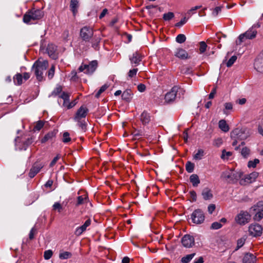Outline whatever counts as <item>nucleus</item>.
I'll use <instances>...</instances> for the list:
<instances>
[{"label":"nucleus","instance_id":"f257e3e1","mask_svg":"<svg viewBox=\"0 0 263 263\" xmlns=\"http://www.w3.org/2000/svg\"><path fill=\"white\" fill-rule=\"evenodd\" d=\"M33 142V137L27 134H23L20 136H17L14 139L15 149L26 151Z\"/></svg>","mask_w":263,"mask_h":263},{"label":"nucleus","instance_id":"f03ea898","mask_svg":"<svg viewBox=\"0 0 263 263\" xmlns=\"http://www.w3.org/2000/svg\"><path fill=\"white\" fill-rule=\"evenodd\" d=\"M48 67V62L47 60L36 61L32 66L31 70L34 71L37 80L41 81L43 80V73Z\"/></svg>","mask_w":263,"mask_h":263},{"label":"nucleus","instance_id":"7ed1b4c3","mask_svg":"<svg viewBox=\"0 0 263 263\" xmlns=\"http://www.w3.org/2000/svg\"><path fill=\"white\" fill-rule=\"evenodd\" d=\"M251 135L250 129L247 127L236 128L231 132V138H237L239 140H245Z\"/></svg>","mask_w":263,"mask_h":263},{"label":"nucleus","instance_id":"20e7f679","mask_svg":"<svg viewBox=\"0 0 263 263\" xmlns=\"http://www.w3.org/2000/svg\"><path fill=\"white\" fill-rule=\"evenodd\" d=\"M44 15V12L40 9H32L27 12L23 16V22L28 24L31 20L41 19Z\"/></svg>","mask_w":263,"mask_h":263},{"label":"nucleus","instance_id":"39448f33","mask_svg":"<svg viewBox=\"0 0 263 263\" xmlns=\"http://www.w3.org/2000/svg\"><path fill=\"white\" fill-rule=\"evenodd\" d=\"M242 176V173L240 172H226L222 173L221 177L223 180L229 183H234L236 182Z\"/></svg>","mask_w":263,"mask_h":263},{"label":"nucleus","instance_id":"423d86ee","mask_svg":"<svg viewBox=\"0 0 263 263\" xmlns=\"http://www.w3.org/2000/svg\"><path fill=\"white\" fill-rule=\"evenodd\" d=\"M80 35L83 41L85 42H89L93 35L92 28L88 26L83 27L80 30Z\"/></svg>","mask_w":263,"mask_h":263},{"label":"nucleus","instance_id":"0eeeda50","mask_svg":"<svg viewBox=\"0 0 263 263\" xmlns=\"http://www.w3.org/2000/svg\"><path fill=\"white\" fill-rule=\"evenodd\" d=\"M191 219L194 223L200 224L203 222L205 216L203 211L200 209L195 210L191 215Z\"/></svg>","mask_w":263,"mask_h":263},{"label":"nucleus","instance_id":"6e6552de","mask_svg":"<svg viewBox=\"0 0 263 263\" xmlns=\"http://www.w3.org/2000/svg\"><path fill=\"white\" fill-rule=\"evenodd\" d=\"M251 219V215L247 211H241L235 217L236 222L240 225H245L248 223Z\"/></svg>","mask_w":263,"mask_h":263},{"label":"nucleus","instance_id":"1a4fd4ad","mask_svg":"<svg viewBox=\"0 0 263 263\" xmlns=\"http://www.w3.org/2000/svg\"><path fill=\"white\" fill-rule=\"evenodd\" d=\"M262 228L259 224H252L249 227V234L252 236H259L261 235Z\"/></svg>","mask_w":263,"mask_h":263},{"label":"nucleus","instance_id":"9d476101","mask_svg":"<svg viewBox=\"0 0 263 263\" xmlns=\"http://www.w3.org/2000/svg\"><path fill=\"white\" fill-rule=\"evenodd\" d=\"M181 243L185 248H190L195 245V239L193 236L186 234L182 238Z\"/></svg>","mask_w":263,"mask_h":263},{"label":"nucleus","instance_id":"9b49d317","mask_svg":"<svg viewBox=\"0 0 263 263\" xmlns=\"http://www.w3.org/2000/svg\"><path fill=\"white\" fill-rule=\"evenodd\" d=\"M88 112V109L83 106H81L77 110L74 117L75 121L85 119Z\"/></svg>","mask_w":263,"mask_h":263},{"label":"nucleus","instance_id":"f8f14e48","mask_svg":"<svg viewBox=\"0 0 263 263\" xmlns=\"http://www.w3.org/2000/svg\"><path fill=\"white\" fill-rule=\"evenodd\" d=\"M179 87L175 86H174L165 96V100L167 103H170L175 100L176 98L177 93L178 91Z\"/></svg>","mask_w":263,"mask_h":263},{"label":"nucleus","instance_id":"ddd939ff","mask_svg":"<svg viewBox=\"0 0 263 263\" xmlns=\"http://www.w3.org/2000/svg\"><path fill=\"white\" fill-rule=\"evenodd\" d=\"M254 66L257 71L263 72V50L255 59Z\"/></svg>","mask_w":263,"mask_h":263},{"label":"nucleus","instance_id":"4468645a","mask_svg":"<svg viewBox=\"0 0 263 263\" xmlns=\"http://www.w3.org/2000/svg\"><path fill=\"white\" fill-rule=\"evenodd\" d=\"M44 165L42 163H39L38 162H36L33 164V166L30 170L29 173V176L30 178H33L41 170V168H43Z\"/></svg>","mask_w":263,"mask_h":263},{"label":"nucleus","instance_id":"2eb2a0df","mask_svg":"<svg viewBox=\"0 0 263 263\" xmlns=\"http://www.w3.org/2000/svg\"><path fill=\"white\" fill-rule=\"evenodd\" d=\"M46 50L49 56L52 59H56L58 58L57 47L54 45L48 44Z\"/></svg>","mask_w":263,"mask_h":263},{"label":"nucleus","instance_id":"dca6fc26","mask_svg":"<svg viewBox=\"0 0 263 263\" xmlns=\"http://www.w3.org/2000/svg\"><path fill=\"white\" fill-rule=\"evenodd\" d=\"M98 66V62L97 61H92L88 65H85L86 71L84 73L87 74H92L96 70Z\"/></svg>","mask_w":263,"mask_h":263},{"label":"nucleus","instance_id":"f3484780","mask_svg":"<svg viewBox=\"0 0 263 263\" xmlns=\"http://www.w3.org/2000/svg\"><path fill=\"white\" fill-rule=\"evenodd\" d=\"M175 55L181 60H186L190 58L186 51L182 48L177 49L175 52Z\"/></svg>","mask_w":263,"mask_h":263},{"label":"nucleus","instance_id":"a211bd4d","mask_svg":"<svg viewBox=\"0 0 263 263\" xmlns=\"http://www.w3.org/2000/svg\"><path fill=\"white\" fill-rule=\"evenodd\" d=\"M129 60L132 64H135V66H137L142 60V56L138 51H136L129 58Z\"/></svg>","mask_w":263,"mask_h":263},{"label":"nucleus","instance_id":"6ab92c4d","mask_svg":"<svg viewBox=\"0 0 263 263\" xmlns=\"http://www.w3.org/2000/svg\"><path fill=\"white\" fill-rule=\"evenodd\" d=\"M140 120L143 125H146L151 121V116L147 111H144L140 116Z\"/></svg>","mask_w":263,"mask_h":263},{"label":"nucleus","instance_id":"aec40b11","mask_svg":"<svg viewBox=\"0 0 263 263\" xmlns=\"http://www.w3.org/2000/svg\"><path fill=\"white\" fill-rule=\"evenodd\" d=\"M258 173L256 172H252V173L250 174L249 175H247L243 180L240 181V183L242 184V181L244 182L247 183H251L253 181H254L256 178L258 177Z\"/></svg>","mask_w":263,"mask_h":263},{"label":"nucleus","instance_id":"412c9836","mask_svg":"<svg viewBox=\"0 0 263 263\" xmlns=\"http://www.w3.org/2000/svg\"><path fill=\"white\" fill-rule=\"evenodd\" d=\"M242 263H255L256 257L252 254L247 253L242 258Z\"/></svg>","mask_w":263,"mask_h":263},{"label":"nucleus","instance_id":"4be33fe9","mask_svg":"<svg viewBox=\"0 0 263 263\" xmlns=\"http://www.w3.org/2000/svg\"><path fill=\"white\" fill-rule=\"evenodd\" d=\"M133 93L130 89H127L125 90L122 94V99L127 102H129L131 101L133 97Z\"/></svg>","mask_w":263,"mask_h":263},{"label":"nucleus","instance_id":"5701e85b","mask_svg":"<svg viewBox=\"0 0 263 263\" xmlns=\"http://www.w3.org/2000/svg\"><path fill=\"white\" fill-rule=\"evenodd\" d=\"M88 197L87 194H84L77 197L76 206H78L88 202Z\"/></svg>","mask_w":263,"mask_h":263},{"label":"nucleus","instance_id":"b1692460","mask_svg":"<svg viewBox=\"0 0 263 263\" xmlns=\"http://www.w3.org/2000/svg\"><path fill=\"white\" fill-rule=\"evenodd\" d=\"M201 195L203 198L205 200H210L213 197L212 191L208 187H205L202 190Z\"/></svg>","mask_w":263,"mask_h":263},{"label":"nucleus","instance_id":"393cba45","mask_svg":"<svg viewBox=\"0 0 263 263\" xmlns=\"http://www.w3.org/2000/svg\"><path fill=\"white\" fill-rule=\"evenodd\" d=\"M78 7V0H70V8L73 15H75L77 13Z\"/></svg>","mask_w":263,"mask_h":263},{"label":"nucleus","instance_id":"a878e982","mask_svg":"<svg viewBox=\"0 0 263 263\" xmlns=\"http://www.w3.org/2000/svg\"><path fill=\"white\" fill-rule=\"evenodd\" d=\"M69 97V95L65 92H63L60 96V98L63 100V106L67 107V105L70 103Z\"/></svg>","mask_w":263,"mask_h":263},{"label":"nucleus","instance_id":"bb28decb","mask_svg":"<svg viewBox=\"0 0 263 263\" xmlns=\"http://www.w3.org/2000/svg\"><path fill=\"white\" fill-rule=\"evenodd\" d=\"M190 181L192 183L193 186H198L200 182L199 177L197 174H192L191 175Z\"/></svg>","mask_w":263,"mask_h":263},{"label":"nucleus","instance_id":"cd10ccee","mask_svg":"<svg viewBox=\"0 0 263 263\" xmlns=\"http://www.w3.org/2000/svg\"><path fill=\"white\" fill-rule=\"evenodd\" d=\"M245 33H248L245 35L246 39H253L256 37L257 31L255 29H253V28H250Z\"/></svg>","mask_w":263,"mask_h":263},{"label":"nucleus","instance_id":"c85d7f7f","mask_svg":"<svg viewBox=\"0 0 263 263\" xmlns=\"http://www.w3.org/2000/svg\"><path fill=\"white\" fill-rule=\"evenodd\" d=\"M57 132L55 131H52L49 132L48 134L45 135L44 138L41 140L42 143H45L49 140H51L53 137L55 136Z\"/></svg>","mask_w":263,"mask_h":263},{"label":"nucleus","instance_id":"c756f323","mask_svg":"<svg viewBox=\"0 0 263 263\" xmlns=\"http://www.w3.org/2000/svg\"><path fill=\"white\" fill-rule=\"evenodd\" d=\"M219 127L224 132H227L229 130V125L224 120H221L219 122Z\"/></svg>","mask_w":263,"mask_h":263},{"label":"nucleus","instance_id":"7c9ffc66","mask_svg":"<svg viewBox=\"0 0 263 263\" xmlns=\"http://www.w3.org/2000/svg\"><path fill=\"white\" fill-rule=\"evenodd\" d=\"M13 82L15 85H20L23 83V76L20 73H17L13 77Z\"/></svg>","mask_w":263,"mask_h":263},{"label":"nucleus","instance_id":"2f4dec72","mask_svg":"<svg viewBox=\"0 0 263 263\" xmlns=\"http://www.w3.org/2000/svg\"><path fill=\"white\" fill-rule=\"evenodd\" d=\"M196 253H193L190 254L186 255L181 258V261L182 263H188L195 256Z\"/></svg>","mask_w":263,"mask_h":263},{"label":"nucleus","instance_id":"473e14b6","mask_svg":"<svg viewBox=\"0 0 263 263\" xmlns=\"http://www.w3.org/2000/svg\"><path fill=\"white\" fill-rule=\"evenodd\" d=\"M250 149L247 146L243 147L241 150V155L244 158H247L250 154Z\"/></svg>","mask_w":263,"mask_h":263},{"label":"nucleus","instance_id":"72a5a7b5","mask_svg":"<svg viewBox=\"0 0 263 263\" xmlns=\"http://www.w3.org/2000/svg\"><path fill=\"white\" fill-rule=\"evenodd\" d=\"M181 72L182 73L185 74H192V72H193L192 68L190 66H183L181 68Z\"/></svg>","mask_w":263,"mask_h":263},{"label":"nucleus","instance_id":"f704fd0d","mask_svg":"<svg viewBox=\"0 0 263 263\" xmlns=\"http://www.w3.org/2000/svg\"><path fill=\"white\" fill-rule=\"evenodd\" d=\"M72 256V254L67 251L60 253L59 254V258L61 259H66L70 258Z\"/></svg>","mask_w":263,"mask_h":263},{"label":"nucleus","instance_id":"c9c22d12","mask_svg":"<svg viewBox=\"0 0 263 263\" xmlns=\"http://www.w3.org/2000/svg\"><path fill=\"white\" fill-rule=\"evenodd\" d=\"M185 168L188 173H192L194 169V164L190 161H187L185 164Z\"/></svg>","mask_w":263,"mask_h":263},{"label":"nucleus","instance_id":"e433bc0d","mask_svg":"<svg viewBox=\"0 0 263 263\" xmlns=\"http://www.w3.org/2000/svg\"><path fill=\"white\" fill-rule=\"evenodd\" d=\"M224 109L223 110V113L228 115L229 113L227 110H231L233 109V104L231 102H227L224 104Z\"/></svg>","mask_w":263,"mask_h":263},{"label":"nucleus","instance_id":"4c0bfd02","mask_svg":"<svg viewBox=\"0 0 263 263\" xmlns=\"http://www.w3.org/2000/svg\"><path fill=\"white\" fill-rule=\"evenodd\" d=\"M186 40V36L183 34H179L176 37V41L180 44L184 43Z\"/></svg>","mask_w":263,"mask_h":263},{"label":"nucleus","instance_id":"58836bf2","mask_svg":"<svg viewBox=\"0 0 263 263\" xmlns=\"http://www.w3.org/2000/svg\"><path fill=\"white\" fill-rule=\"evenodd\" d=\"M71 138L69 136V133L65 132L63 134L62 142L64 143H68L71 141Z\"/></svg>","mask_w":263,"mask_h":263},{"label":"nucleus","instance_id":"ea45409f","mask_svg":"<svg viewBox=\"0 0 263 263\" xmlns=\"http://www.w3.org/2000/svg\"><path fill=\"white\" fill-rule=\"evenodd\" d=\"M37 228L34 226L30 230L29 234V239L32 240L34 238V235L37 234Z\"/></svg>","mask_w":263,"mask_h":263},{"label":"nucleus","instance_id":"a19ab883","mask_svg":"<svg viewBox=\"0 0 263 263\" xmlns=\"http://www.w3.org/2000/svg\"><path fill=\"white\" fill-rule=\"evenodd\" d=\"M78 122V125L81 129L83 131L85 132L86 130V123L83 120H80L79 121H77Z\"/></svg>","mask_w":263,"mask_h":263},{"label":"nucleus","instance_id":"79ce46f5","mask_svg":"<svg viewBox=\"0 0 263 263\" xmlns=\"http://www.w3.org/2000/svg\"><path fill=\"white\" fill-rule=\"evenodd\" d=\"M203 150L201 149H198L197 153L194 156V158L196 160H200L203 156Z\"/></svg>","mask_w":263,"mask_h":263},{"label":"nucleus","instance_id":"37998d69","mask_svg":"<svg viewBox=\"0 0 263 263\" xmlns=\"http://www.w3.org/2000/svg\"><path fill=\"white\" fill-rule=\"evenodd\" d=\"M263 218V210H259L255 215L254 219L256 221H259Z\"/></svg>","mask_w":263,"mask_h":263},{"label":"nucleus","instance_id":"c03bdc74","mask_svg":"<svg viewBox=\"0 0 263 263\" xmlns=\"http://www.w3.org/2000/svg\"><path fill=\"white\" fill-rule=\"evenodd\" d=\"M259 163V160L258 159H255L253 161H249L248 163V167L255 168L256 165Z\"/></svg>","mask_w":263,"mask_h":263},{"label":"nucleus","instance_id":"a18cd8bd","mask_svg":"<svg viewBox=\"0 0 263 263\" xmlns=\"http://www.w3.org/2000/svg\"><path fill=\"white\" fill-rule=\"evenodd\" d=\"M174 17V14L173 12H169L166 13H164L163 15V18L165 21H170L172 20Z\"/></svg>","mask_w":263,"mask_h":263},{"label":"nucleus","instance_id":"49530a36","mask_svg":"<svg viewBox=\"0 0 263 263\" xmlns=\"http://www.w3.org/2000/svg\"><path fill=\"white\" fill-rule=\"evenodd\" d=\"M44 122L43 121L40 120L37 121L34 127V130H40L43 127Z\"/></svg>","mask_w":263,"mask_h":263},{"label":"nucleus","instance_id":"de8ad7c7","mask_svg":"<svg viewBox=\"0 0 263 263\" xmlns=\"http://www.w3.org/2000/svg\"><path fill=\"white\" fill-rule=\"evenodd\" d=\"M108 86L107 84L103 85L98 90V91L96 93L95 97L96 98H99L101 94L107 88Z\"/></svg>","mask_w":263,"mask_h":263},{"label":"nucleus","instance_id":"09e8293b","mask_svg":"<svg viewBox=\"0 0 263 263\" xmlns=\"http://www.w3.org/2000/svg\"><path fill=\"white\" fill-rule=\"evenodd\" d=\"M132 134L135 138H139L142 136H144L145 134L143 133V132L141 130H138L135 129L133 132H132Z\"/></svg>","mask_w":263,"mask_h":263},{"label":"nucleus","instance_id":"8fccbe9b","mask_svg":"<svg viewBox=\"0 0 263 263\" xmlns=\"http://www.w3.org/2000/svg\"><path fill=\"white\" fill-rule=\"evenodd\" d=\"M54 71H55V66H54V65H52L51 66V68H50V69L48 71V77L49 80H51L53 77L54 74Z\"/></svg>","mask_w":263,"mask_h":263},{"label":"nucleus","instance_id":"3c124183","mask_svg":"<svg viewBox=\"0 0 263 263\" xmlns=\"http://www.w3.org/2000/svg\"><path fill=\"white\" fill-rule=\"evenodd\" d=\"M245 240H246V239L243 238H241L237 240V247H236V248L235 249V251H237L239 248L242 247L245 243Z\"/></svg>","mask_w":263,"mask_h":263},{"label":"nucleus","instance_id":"603ef678","mask_svg":"<svg viewBox=\"0 0 263 263\" xmlns=\"http://www.w3.org/2000/svg\"><path fill=\"white\" fill-rule=\"evenodd\" d=\"M62 91V87L61 86H57L52 92L51 96H56L59 95Z\"/></svg>","mask_w":263,"mask_h":263},{"label":"nucleus","instance_id":"864d4df0","mask_svg":"<svg viewBox=\"0 0 263 263\" xmlns=\"http://www.w3.org/2000/svg\"><path fill=\"white\" fill-rule=\"evenodd\" d=\"M237 60V57L236 55L232 56L227 62L226 65L228 67H231L234 63Z\"/></svg>","mask_w":263,"mask_h":263},{"label":"nucleus","instance_id":"5fc2aeb1","mask_svg":"<svg viewBox=\"0 0 263 263\" xmlns=\"http://www.w3.org/2000/svg\"><path fill=\"white\" fill-rule=\"evenodd\" d=\"M100 40L101 39L99 37L93 38L91 42L92 47L95 49H97L100 43Z\"/></svg>","mask_w":263,"mask_h":263},{"label":"nucleus","instance_id":"6e6d98bb","mask_svg":"<svg viewBox=\"0 0 263 263\" xmlns=\"http://www.w3.org/2000/svg\"><path fill=\"white\" fill-rule=\"evenodd\" d=\"M53 254V252L51 250L45 251L44 254V257L46 260L49 259Z\"/></svg>","mask_w":263,"mask_h":263},{"label":"nucleus","instance_id":"4d7b16f0","mask_svg":"<svg viewBox=\"0 0 263 263\" xmlns=\"http://www.w3.org/2000/svg\"><path fill=\"white\" fill-rule=\"evenodd\" d=\"M222 225L219 222H214L212 223L211 229L213 230H218L222 227Z\"/></svg>","mask_w":263,"mask_h":263},{"label":"nucleus","instance_id":"13d9d810","mask_svg":"<svg viewBox=\"0 0 263 263\" xmlns=\"http://www.w3.org/2000/svg\"><path fill=\"white\" fill-rule=\"evenodd\" d=\"M206 47L207 45L204 42L202 41L200 42L199 50L201 53H202L205 51Z\"/></svg>","mask_w":263,"mask_h":263},{"label":"nucleus","instance_id":"bf43d9fd","mask_svg":"<svg viewBox=\"0 0 263 263\" xmlns=\"http://www.w3.org/2000/svg\"><path fill=\"white\" fill-rule=\"evenodd\" d=\"M221 9H222L221 6L215 7L212 12V15L214 17H216L217 16V15L218 14V13L221 11Z\"/></svg>","mask_w":263,"mask_h":263},{"label":"nucleus","instance_id":"052dcab7","mask_svg":"<svg viewBox=\"0 0 263 263\" xmlns=\"http://www.w3.org/2000/svg\"><path fill=\"white\" fill-rule=\"evenodd\" d=\"M53 210H58V212H61L62 210V206L59 202H55L52 206Z\"/></svg>","mask_w":263,"mask_h":263},{"label":"nucleus","instance_id":"680f3d73","mask_svg":"<svg viewBox=\"0 0 263 263\" xmlns=\"http://www.w3.org/2000/svg\"><path fill=\"white\" fill-rule=\"evenodd\" d=\"M248 33H244L239 35L238 38V41H236V44L239 45L241 44V43L244 41L245 39H246V36L245 35H246Z\"/></svg>","mask_w":263,"mask_h":263},{"label":"nucleus","instance_id":"e2e57ef3","mask_svg":"<svg viewBox=\"0 0 263 263\" xmlns=\"http://www.w3.org/2000/svg\"><path fill=\"white\" fill-rule=\"evenodd\" d=\"M60 157H61L60 155L58 154L57 155V156L55 157L53 159V160H52V161L51 162V163L49 164V166L51 167H53L55 164V163L57 162L58 160L60 158Z\"/></svg>","mask_w":263,"mask_h":263},{"label":"nucleus","instance_id":"0e129e2a","mask_svg":"<svg viewBox=\"0 0 263 263\" xmlns=\"http://www.w3.org/2000/svg\"><path fill=\"white\" fill-rule=\"evenodd\" d=\"M222 143V140L221 138L215 139L213 142V145L216 147H219Z\"/></svg>","mask_w":263,"mask_h":263},{"label":"nucleus","instance_id":"69168bd1","mask_svg":"<svg viewBox=\"0 0 263 263\" xmlns=\"http://www.w3.org/2000/svg\"><path fill=\"white\" fill-rule=\"evenodd\" d=\"M138 71L137 68H134L133 69H131L128 72V76L130 78H132L136 75L137 72Z\"/></svg>","mask_w":263,"mask_h":263},{"label":"nucleus","instance_id":"338daca9","mask_svg":"<svg viewBox=\"0 0 263 263\" xmlns=\"http://www.w3.org/2000/svg\"><path fill=\"white\" fill-rule=\"evenodd\" d=\"M186 22H187V18L185 17H184L183 18H182L180 22L176 23L175 26L176 27H181L182 25H183L185 23H186Z\"/></svg>","mask_w":263,"mask_h":263},{"label":"nucleus","instance_id":"774afa93","mask_svg":"<svg viewBox=\"0 0 263 263\" xmlns=\"http://www.w3.org/2000/svg\"><path fill=\"white\" fill-rule=\"evenodd\" d=\"M78 99V98H77V99L74 100L73 101L70 102V103H69L67 106V109H70V108H72L73 107H74L78 103V101H77Z\"/></svg>","mask_w":263,"mask_h":263}]
</instances>
